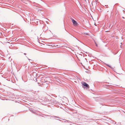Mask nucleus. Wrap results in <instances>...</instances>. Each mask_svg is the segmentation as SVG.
Returning a JSON list of instances; mask_svg holds the SVG:
<instances>
[{"instance_id": "7ed1b4c3", "label": "nucleus", "mask_w": 125, "mask_h": 125, "mask_svg": "<svg viewBox=\"0 0 125 125\" xmlns=\"http://www.w3.org/2000/svg\"><path fill=\"white\" fill-rule=\"evenodd\" d=\"M122 18L123 19H124V17H122Z\"/></svg>"}, {"instance_id": "20e7f679", "label": "nucleus", "mask_w": 125, "mask_h": 125, "mask_svg": "<svg viewBox=\"0 0 125 125\" xmlns=\"http://www.w3.org/2000/svg\"><path fill=\"white\" fill-rule=\"evenodd\" d=\"M56 46H57V47H58V45H56Z\"/></svg>"}, {"instance_id": "f03ea898", "label": "nucleus", "mask_w": 125, "mask_h": 125, "mask_svg": "<svg viewBox=\"0 0 125 125\" xmlns=\"http://www.w3.org/2000/svg\"><path fill=\"white\" fill-rule=\"evenodd\" d=\"M82 84L85 86L89 88V85L85 82H83L82 83Z\"/></svg>"}, {"instance_id": "f257e3e1", "label": "nucleus", "mask_w": 125, "mask_h": 125, "mask_svg": "<svg viewBox=\"0 0 125 125\" xmlns=\"http://www.w3.org/2000/svg\"><path fill=\"white\" fill-rule=\"evenodd\" d=\"M72 22L73 23V25L74 26H77L78 24L76 22V21H75L74 20V19H72Z\"/></svg>"}]
</instances>
